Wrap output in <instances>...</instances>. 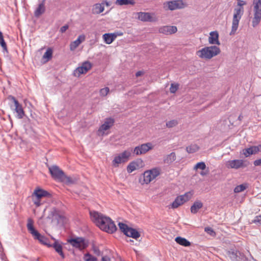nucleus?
Wrapping results in <instances>:
<instances>
[{
  "label": "nucleus",
  "instance_id": "nucleus-7",
  "mask_svg": "<svg viewBox=\"0 0 261 261\" xmlns=\"http://www.w3.org/2000/svg\"><path fill=\"white\" fill-rule=\"evenodd\" d=\"M34 222L31 218L28 219L27 228L28 231L33 236L35 239L38 240L41 244L47 245L48 240L44 236L39 233L34 227Z\"/></svg>",
  "mask_w": 261,
  "mask_h": 261
},
{
  "label": "nucleus",
  "instance_id": "nucleus-35",
  "mask_svg": "<svg viewBox=\"0 0 261 261\" xmlns=\"http://www.w3.org/2000/svg\"><path fill=\"white\" fill-rule=\"evenodd\" d=\"M199 147L196 144H191L186 147V150L189 153H193L197 151Z\"/></svg>",
  "mask_w": 261,
  "mask_h": 261
},
{
  "label": "nucleus",
  "instance_id": "nucleus-17",
  "mask_svg": "<svg viewBox=\"0 0 261 261\" xmlns=\"http://www.w3.org/2000/svg\"><path fill=\"white\" fill-rule=\"evenodd\" d=\"M49 171L52 177L58 181H61L64 173L57 166H53L49 168Z\"/></svg>",
  "mask_w": 261,
  "mask_h": 261
},
{
  "label": "nucleus",
  "instance_id": "nucleus-45",
  "mask_svg": "<svg viewBox=\"0 0 261 261\" xmlns=\"http://www.w3.org/2000/svg\"><path fill=\"white\" fill-rule=\"evenodd\" d=\"M110 89L108 87H105L100 90L99 93L100 96H105L109 92Z\"/></svg>",
  "mask_w": 261,
  "mask_h": 261
},
{
  "label": "nucleus",
  "instance_id": "nucleus-53",
  "mask_svg": "<svg viewBox=\"0 0 261 261\" xmlns=\"http://www.w3.org/2000/svg\"><path fill=\"white\" fill-rule=\"evenodd\" d=\"M144 74V72L142 71H138L136 73V76L137 77L142 75Z\"/></svg>",
  "mask_w": 261,
  "mask_h": 261
},
{
  "label": "nucleus",
  "instance_id": "nucleus-18",
  "mask_svg": "<svg viewBox=\"0 0 261 261\" xmlns=\"http://www.w3.org/2000/svg\"><path fill=\"white\" fill-rule=\"evenodd\" d=\"M68 242L73 247L83 250L86 248L87 244L86 243L85 240L82 238H77L75 239H72L68 241Z\"/></svg>",
  "mask_w": 261,
  "mask_h": 261
},
{
  "label": "nucleus",
  "instance_id": "nucleus-39",
  "mask_svg": "<svg viewBox=\"0 0 261 261\" xmlns=\"http://www.w3.org/2000/svg\"><path fill=\"white\" fill-rule=\"evenodd\" d=\"M85 261H97V258L89 254V253H86L84 256Z\"/></svg>",
  "mask_w": 261,
  "mask_h": 261
},
{
  "label": "nucleus",
  "instance_id": "nucleus-11",
  "mask_svg": "<svg viewBox=\"0 0 261 261\" xmlns=\"http://www.w3.org/2000/svg\"><path fill=\"white\" fill-rule=\"evenodd\" d=\"M114 122L115 120L113 118H106L104 121V123L99 127L98 130V135L100 136L108 135V133H106V131L109 130L114 125Z\"/></svg>",
  "mask_w": 261,
  "mask_h": 261
},
{
  "label": "nucleus",
  "instance_id": "nucleus-19",
  "mask_svg": "<svg viewBox=\"0 0 261 261\" xmlns=\"http://www.w3.org/2000/svg\"><path fill=\"white\" fill-rule=\"evenodd\" d=\"M143 162L141 159H139L135 161L131 162L127 166V171L130 173L142 167Z\"/></svg>",
  "mask_w": 261,
  "mask_h": 261
},
{
  "label": "nucleus",
  "instance_id": "nucleus-1",
  "mask_svg": "<svg viewBox=\"0 0 261 261\" xmlns=\"http://www.w3.org/2000/svg\"><path fill=\"white\" fill-rule=\"evenodd\" d=\"M90 214L92 221L102 230L110 233L116 230L115 224L109 217L96 211H91Z\"/></svg>",
  "mask_w": 261,
  "mask_h": 261
},
{
  "label": "nucleus",
  "instance_id": "nucleus-13",
  "mask_svg": "<svg viewBox=\"0 0 261 261\" xmlns=\"http://www.w3.org/2000/svg\"><path fill=\"white\" fill-rule=\"evenodd\" d=\"M153 146L151 143L142 144L136 146L134 149V153L137 155L145 154L150 150L152 149Z\"/></svg>",
  "mask_w": 261,
  "mask_h": 261
},
{
  "label": "nucleus",
  "instance_id": "nucleus-5",
  "mask_svg": "<svg viewBox=\"0 0 261 261\" xmlns=\"http://www.w3.org/2000/svg\"><path fill=\"white\" fill-rule=\"evenodd\" d=\"M50 193L39 187L36 188L31 195V198L34 204L38 207L41 205V200L45 197H49Z\"/></svg>",
  "mask_w": 261,
  "mask_h": 261
},
{
  "label": "nucleus",
  "instance_id": "nucleus-16",
  "mask_svg": "<svg viewBox=\"0 0 261 261\" xmlns=\"http://www.w3.org/2000/svg\"><path fill=\"white\" fill-rule=\"evenodd\" d=\"M9 98L11 99L14 103L15 106V111L17 113V117L18 119H22L25 116V112L22 108V106L20 104L18 101L13 96H9Z\"/></svg>",
  "mask_w": 261,
  "mask_h": 261
},
{
  "label": "nucleus",
  "instance_id": "nucleus-55",
  "mask_svg": "<svg viewBox=\"0 0 261 261\" xmlns=\"http://www.w3.org/2000/svg\"><path fill=\"white\" fill-rule=\"evenodd\" d=\"M242 118H243V116H242V115H240L239 116V118H238L239 120H241Z\"/></svg>",
  "mask_w": 261,
  "mask_h": 261
},
{
  "label": "nucleus",
  "instance_id": "nucleus-47",
  "mask_svg": "<svg viewBox=\"0 0 261 261\" xmlns=\"http://www.w3.org/2000/svg\"><path fill=\"white\" fill-rule=\"evenodd\" d=\"M252 223L255 224L259 223L261 224V215L256 216L255 218L252 221Z\"/></svg>",
  "mask_w": 261,
  "mask_h": 261
},
{
  "label": "nucleus",
  "instance_id": "nucleus-37",
  "mask_svg": "<svg viewBox=\"0 0 261 261\" xmlns=\"http://www.w3.org/2000/svg\"><path fill=\"white\" fill-rule=\"evenodd\" d=\"M0 44L4 50L7 51V44L4 39L3 35L2 32L0 31Z\"/></svg>",
  "mask_w": 261,
  "mask_h": 261
},
{
  "label": "nucleus",
  "instance_id": "nucleus-26",
  "mask_svg": "<svg viewBox=\"0 0 261 261\" xmlns=\"http://www.w3.org/2000/svg\"><path fill=\"white\" fill-rule=\"evenodd\" d=\"M202 206L203 203L201 201L197 200L191 206L190 208L191 212L193 214H196Z\"/></svg>",
  "mask_w": 261,
  "mask_h": 261
},
{
  "label": "nucleus",
  "instance_id": "nucleus-43",
  "mask_svg": "<svg viewBox=\"0 0 261 261\" xmlns=\"http://www.w3.org/2000/svg\"><path fill=\"white\" fill-rule=\"evenodd\" d=\"M178 84L172 83L170 88V92L172 93H175L179 88Z\"/></svg>",
  "mask_w": 261,
  "mask_h": 261
},
{
  "label": "nucleus",
  "instance_id": "nucleus-21",
  "mask_svg": "<svg viewBox=\"0 0 261 261\" xmlns=\"http://www.w3.org/2000/svg\"><path fill=\"white\" fill-rule=\"evenodd\" d=\"M177 31L175 26H164L161 27L159 31L160 33L165 35H171L175 33Z\"/></svg>",
  "mask_w": 261,
  "mask_h": 261
},
{
  "label": "nucleus",
  "instance_id": "nucleus-44",
  "mask_svg": "<svg viewBox=\"0 0 261 261\" xmlns=\"http://www.w3.org/2000/svg\"><path fill=\"white\" fill-rule=\"evenodd\" d=\"M178 124V122L176 120H172L168 121L166 125L167 127L171 128L175 126Z\"/></svg>",
  "mask_w": 261,
  "mask_h": 261
},
{
  "label": "nucleus",
  "instance_id": "nucleus-40",
  "mask_svg": "<svg viewBox=\"0 0 261 261\" xmlns=\"http://www.w3.org/2000/svg\"><path fill=\"white\" fill-rule=\"evenodd\" d=\"M54 218L57 220L58 223H63L65 220V217L62 215H54Z\"/></svg>",
  "mask_w": 261,
  "mask_h": 261
},
{
  "label": "nucleus",
  "instance_id": "nucleus-9",
  "mask_svg": "<svg viewBox=\"0 0 261 261\" xmlns=\"http://www.w3.org/2000/svg\"><path fill=\"white\" fill-rule=\"evenodd\" d=\"M131 156V152L129 150H124L122 153L116 155L112 161V165L114 167H118L119 165L127 162Z\"/></svg>",
  "mask_w": 261,
  "mask_h": 261
},
{
  "label": "nucleus",
  "instance_id": "nucleus-52",
  "mask_svg": "<svg viewBox=\"0 0 261 261\" xmlns=\"http://www.w3.org/2000/svg\"><path fill=\"white\" fill-rule=\"evenodd\" d=\"M101 261H111V259L108 256H104L102 257Z\"/></svg>",
  "mask_w": 261,
  "mask_h": 261
},
{
  "label": "nucleus",
  "instance_id": "nucleus-36",
  "mask_svg": "<svg viewBox=\"0 0 261 261\" xmlns=\"http://www.w3.org/2000/svg\"><path fill=\"white\" fill-rule=\"evenodd\" d=\"M247 188V185L246 184H242L239 186H237L234 189V193H240L242 191H244Z\"/></svg>",
  "mask_w": 261,
  "mask_h": 261
},
{
  "label": "nucleus",
  "instance_id": "nucleus-48",
  "mask_svg": "<svg viewBox=\"0 0 261 261\" xmlns=\"http://www.w3.org/2000/svg\"><path fill=\"white\" fill-rule=\"evenodd\" d=\"M247 3L245 1L243 0H238V3L236 7L243 8V6L246 5Z\"/></svg>",
  "mask_w": 261,
  "mask_h": 261
},
{
  "label": "nucleus",
  "instance_id": "nucleus-54",
  "mask_svg": "<svg viewBox=\"0 0 261 261\" xmlns=\"http://www.w3.org/2000/svg\"><path fill=\"white\" fill-rule=\"evenodd\" d=\"M102 3H104V5H106L107 6H110L109 3L107 1H103Z\"/></svg>",
  "mask_w": 261,
  "mask_h": 261
},
{
  "label": "nucleus",
  "instance_id": "nucleus-4",
  "mask_svg": "<svg viewBox=\"0 0 261 261\" xmlns=\"http://www.w3.org/2000/svg\"><path fill=\"white\" fill-rule=\"evenodd\" d=\"M244 8L236 7L233 11V15L232 21L231 30L229 33L230 35H234L239 27V23L242 15L244 14Z\"/></svg>",
  "mask_w": 261,
  "mask_h": 261
},
{
  "label": "nucleus",
  "instance_id": "nucleus-27",
  "mask_svg": "<svg viewBox=\"0 0 261 261\" xmlns=\"http://www.w3.org/2000/svg\"><path fill=\"white\" fill-rule=\"evenodd\" d=\"M176 156L175 153L172 152L164 157V162L166 164H170L172 163L176 160Z\"/></svg>",
  "mask_w": 261,
  "mask_h": 261
},
{
  "label": "nucleus",
  "instance_id": "nucleus-25",
  "mask_svg": "<svg viewBox=\"0 0 261 261\" xmlns=\"http://www.w3.org/2000/svg\"><path fill=\"white\" fill-rule=\"evenodd\" d=\"M105 10L104 3H97L93 6L92 12L94 14H99Z\"/></svg>",
  "mask_w": 261,
  "mask_h": 261
},
{
  "label": "nucleus",
  "instance_id": "nucleus-28",
  "mask_svg": "<svg viewBox=\"0 0 261 261\" xmlns=\"http://www.w3.org/2000/svg\"><path fill=\"white\" fill-rule=\"evenodd\" d=\"M125 235L135 239H137L140 237V233L135 229L132 228H130L129 230L127 231H126V233Z\"/></svg>",
  "mask_w": 261,
  "mask_h": 261
},
{
  "label": "nucleus",
  "instance_id": "nucleus-10",
  "mask_svg": "<svg viewBox=\"0 0 261 261\" xmlns=\"http://www.w3.org/2000/svg\"><path fill=\"white\" fill-rule=\"evenodd\" d=\"M92 67V64L89 61L83 62L80 66L77 67L73 72L75 76L80 77L81 74L87 73Z\"/></svg>",
  "mask_w": 261,
  "mask_h": 261
},
{
  "label": "nucleus",
  "instance_id": "nucleus-32",
  "mask_svg": "<svg viewBox=\"0 0 261 261\" xmlns=\"http://www.w3.org/2000/svg\"><path fill=\"white\" fill-rule=\"evenodd\" d=\"M53 52V49L51 48H48L44 54L42 58L46 62H48L52 58Z\"/></svg>",
  "mask_w": 261,
  "mask_h": 261
},
{
  "label": "nucleus",
  "instance_id": "nucleus-30",
  "mask_svg": "<svg viewBox=\"0 0 261 261\" xmlns=\"http://www.w3.org/2000/svg\"><path fill=\"white\" fill-rule=\"evenodd\" d=\"M115 4L119 6L132 5L134 6L136 4L135 0H116Z\"/></svg>",
  "mask_w": 261,
  "mask_h": 261
},
{
  "label": "nucleus",
  "instance_id": "nucleus-8",
  "mask_svg": "<svg viewBox=\"0 0 261 261\" xmlns=\"http://www.w3.org/2000/svg\"><path fill=\"white\" fill-rule=\"evenodd\" d=\"M193 195V191H189L183 195H179L175 198L174 201L170 204V207L175 209L189 201Z\"/></svg>",
  "mask_w": 261,
  "mask_h": 261
},
{
  "label": "nucleus",
  "instance_id": "nucleus-42",
  "mask_svg": "<svg viewBox=\"0 0 261 261\" xmlns=\"http://www.w3.org/2000/svg\"><path fill=\"white\" fill-rule=\"evenodd\" d=\"M205 168H206L205 164L203 162H199V163H197L194 167V169H195V170H197L198 169H200L201 170H203Z\"/></svg>",
  "mask_w": 261,
  "mask_h": 261
},
{
  "label": "nucleus",
  "instance_id": "nucleus-20",
  "mask_svg": "<svg viewBox=\"0 0 261 261\" xmlns=\"http://www.w3.org/2000/svg\"><path fill=\"white\" fill-rule=\"evenodd\" d=\"M86 36L82 34L79 36L76 40L72 41L70 44V49L71 51H74L82 42L85 41Z\"/></svg>",
  "mask_w": 261,
  "mask_h": 261
},
{
  "label": "nucleus",
  "instance_id": "nucleus-22",
  "mask_svg": "<svg viewBox=\"0 0 261 261\" xmlns=\"http://www.w3.org/2000/svg\"><path fill=\"white\" fill-rule=\"evenodd\" d=\"M208 42L211 44L220 45V43L219 40V33L217 31L211 32L210 36L208 39Z\"/></svg>",
  "mask_w": 261,
  "mask_h": 261
},
{
  "label": "nucleus",
  "instance_id": "nucleus-14",
  "mask_svg": "<svg viewBox=\"0 0 261 261\" xmlns=\"http://www.w3.org/2000/svg\"><path fill=\"white\" fill-rule=\"evenodd\" d=\"M247 166L245 162L243 160H233L227 161L226 166L228 168L238 169L240 168H244Z\"/></svg>",
  "mask_w": 261,
  "mask_h": 261
},
{
  "label": "nucleus",
  "instance_id": "nucleus-41",
  "mask_svg": "<svg viewBox=\"0 0 261 261\" xmlns=\"http://www.w3.org/2000/svg\"><path fill=\"white\" fill-rule=\"evenodd\" d=\"M228 255L232 260L236 261L237 260L238 254L237 252L229 251L228 252Z\"/></svg>",
  "mask_w": 261,
  "mask_h": 261
},
{
  "label": "nucleus",
  "instance_id": "nucleus-56",
  "mask_svg": "<svg viewBox=\"0 0 261 261\" xmlns=\"http://www.w3.org/2000/svg\"><path fill=\"white\" fill-rule=\"evenodd\" d=\"M200 174L201 175L203 176V175H205L206 174V173H204V172H201Z\"/></svg>",
  "mask_w": 261,
  "mask_h": 261
},
{
  "label": "nucleus",
  "instance_id": "nucleus-38",
  "mask_svg": "<svg viewBox=\"0 0 261 261\" xmlns=\"http://www.w3.org/2000/svg\"><path fill=\"white\" fill-rule=\"evenodd\" d=\"M118 226L120 229L124 233V234H126V231H127L130 228L127 225L123 223H119Z\"/></svg>",
  "mask_w": 261,
  "mask_h": 261
},
{
  "label": "nucleus",
  "instance_id": "nucleus-15",
  "mask_svg": "<svg viewBox=\"0 0 261 261\" xmlns=\"http://www.w3.org/2000/svg\"><path fill=\"white\" fill-rule=\"evenodd\" d=\"M137 15L138 18L144 22H153L157 20L154 13L140 12L137 13Z\"/></svg>",
  "mask_w": 261,
  "mask_h": 261
},
{
  "label": "nucleus",
  "instance_id": "nucleus-29",
  "mask_svg": "<svg viewBox=\"0 0 261 261\" xmlns=\"http://www.w3.org/2000/svg\"><path fill=\"white\" fill-rule=\"evenodd\" d=\"M175 241L177 244L185 247H188L191 245V243L189 241L180 237H176Z\"/></svg>",
  "mask_w": 261,
  "mask_h": 261
},
{
  "label": "nucleus",
  "instance_id": "nucleus-6",
  "mask_svg": "<svg viewBox=\"0 0 261 261\" xmlns=\"http://www.w3.org/2000/svg\"><path fill=\"white\" fill-rule=\"evenodd\" d=\"M261 20V0L253 1V17L252 24L256 27Z\"/></svg>",
  "mask_w": 261,
  "mask_h": 261
},
{
  "label": "nucleus",
  "instance_id": "nucleus-51",
  "mask_svg": "<svg viewBox=\"0 0 261 261\" xmlns=\"http://www.w3.org/2000/svg\"><path fill=\"white\" fill-rule=\"evenodd\" d=\"M68 29V25H65L63 27H62L60 29V32L61 33L65 32L67 29Z\"/></svg>",
  "mask_w": 261,
  "mask_h": 261
},
{
  "label": "nucleus",
  "instance_id": "nucleus-31",
  "mask_svg": "<svg viewBox=\"0 0 261 261\" xmlns=\"http://www.w3.org/2000/svg\"><path fill=\"white\" fill-rule=\"evenodd\" d=\"M45 6L44 4L41 3L39 5L38 7L34 12V15L36 17H39L45 12Z\"/></svg>",
  "mask_w": 261,
  "mask_h": 261
},
{
  "label": "nucleus",
  "instance_id": "nucleus-2",
  "mask_svg": "<svg viewBox=\"0 0 261 261\" xmlns=\"http://www.w3.org/2000/svg\"><path fill=\"white\" fill-rule=\"evenodd\" d=\"M221 52L219 47L216 46H206L196 52V56L201 59L210 60L218 55Z\"/></svg>",
  "mask_w": 261,
  "mask_h": 261
},
{
  "label": "nucleus",
  "instance_id": "nucleus-57",
  "mask_svg": "<svg viewBox=\"0 0 261 261\" xmlns=\"http://www.w3.org/2000/svg\"><path fill=\"white\" fill-rule=\"evenodd\" d=\"M258 147H259V151L261 150V144L257 146Z\"/></svg>",
  "mask_w": 261,
  "mask_h": 261
},
{
  "label": "nucleus",
  "instance_id": "nucleus-12",
  "mask_svg": "<svg viewBox=\"0 0 261 261\" xmlns=\"http://www.w3.org/2000/svg\"><path fill=\"white\" fill-rule=\"evenodd\" d=\"M164 6L165 9L173 11L185 8L186 4L181 0H175L165 3Z\"/></svg>",
  "mask_w": 261,
  "mask_h": 261
},
{
  "label": "nucleus",
  "instance_id": "nucleus-3",
  "mask_svg": "<svg viewBox=\"0 0 261 261\" xmlns=\"http://www.w3.org/2000/svg\"><path fill=\"white\" fill-rule=\"evenodd\" d=\"M161 173V169L159 167H155L151 169L146 170L143 174V179L142 180L140 179L139 181L141 185H148L159 176Z\"/></svg>",
  "mask_w": 261,
  "mask_h": 261
},
{
  "label": "nucleus",
  "instance_id": "nucleus-34",
  "mask_svg": "<svg viewBox=\"0 0 261 261\" xmlns=\"http://www.w3.org/2000/svg\"><path fill=\"white\" fill-rule=\"evenodd\" d=\"M55 250L61 256L62 258H65V255L62 251V246L60 244L55 242L53 245Z\"/></svg>",
  "mask_w": 261,
  "mask_h": 261
},
{
  "label": "nucleus",
  "instance_id": "nucleus-23",
  "mask_svg": "<svg viewBox=\"0 0 261 261\" xmlns=\"http://www.w3.org/2000/svg\"><path fill=\"white\" fill-rule=\"evenodd\" d=\"M121 34H119L120 35ZM119 35L118 33H106L102 35L104 42L108 44L112 43Z\"/></svg>",
  "mask_w": 261,
  "mask_h": 261
},
{
  "label": "nucleus",
  "instance_id": "nucleus-33",
  "mask_svg": "<svg viewBox=\"0 0 261 261\" xmlns=\"http://www.w3.org/2000/svg\"><path fill=\"white\" fill-rule=\"evenodd\" d=\"M60 181L63 182L68 185L73 184L75 183L76 179L74 178H72L70 176H66L64 174Z\"/></svg>",
  "mask_w": 261,
  "mask_h": 261
},
{
  "label": "nucleus",
  "instance_id": "nucleus-50",
  "mask_svg": "<svg viewBox=\"0 0 261 261\" xmlns=\"http://www.w3.org/2000/svg\"><path fill=\"white\" fill-rule=\"evenodd\" d=\"M253 164L255 166H261V158L254 161Z\"/></svg>",
  "mask_w": 261,
  "mask_h": 261
},
{
  "label": "nucleus",
  "instance_id": "nucleus-46",
  "mask_svg": "<svg viewBox=\"0 0 261 261\" xmlns=\"http://www.w3.org/2000/svg\"><path fill=\"white\" fill-rule=\"evenodd\" d=\"M204 231L206 232L207 233L210 234L211 236H214L215 235V232L213 230V229L209 227H205L204 228Z\"/></svg>",
  "mask_w": 261,
  "mask_h": 261
},
{
  "label": "nucleus",
  "instance_id": "nucleus-24",
  "mask_svg": "<svg viewBox=\"0 0 261 261\" xmlns=\"http://www.w3.org/2000/svg\"><path fill=\"white\" fill-rule=\"evenodd\" d=\"M259 151V147L257 146H252L249 148H245L243 150V154L248 157L250 155L254 154Z\"/></svg>",
  "mask_w": 261,
  "mask_h": 261
},
{
  "label": "nucleus",
  "instance_id": "nucleus-49",
  "mask_svg": "<svg viewBox=\"0 0 261 261\" xmlns=\"http://www.w3.org/2000/svg\"><path fill=\"white\" fill-rule=\"evenodd\" d=\"M93 251L94 253L97 255H99L100 254V251L99 249L96 246H93Z\"/></svg>",
  "mask_w": 261,
  "mask_h": 261
}]
</instances>
